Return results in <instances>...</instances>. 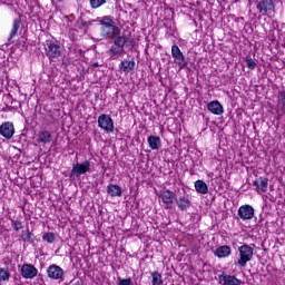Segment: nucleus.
<instances>
[{"label":"nucleus","instance_id":"nucleus-1","mask_svg":"<svg viewBox=\"0 0 285 285\" xmlns=\"http://www.w3.org/2000/svg\"><path fill=\"white\" fill-rule=\"evenodd\" d=\"M100 35L105 39H117L121 35V29L114 24L112 18L110 17H104L100 20Z\"/></svg>","mask_w":285,"mask_h":285},{"label":"nucleus","instance_id":"nucleus-2","mask_svg":"<svg viewBox=\"0 0 285 285\" xmlns=\"http://www.w3.org/2000/svg\"><path fill=\"white\" fill-rule=\"evenodd\" d=\"M129 42H130V38L128 37H125V36L116 37L114 39V45L108 50V55L110 59L115 61L119 59V57H124V52H126L124 48Z\"/></svg>","mask_w":285,"mask_h":285},{"label":"nucleus","instance_id":"nucleus-3","mask_svg":"<svg viewBox=\"0 0 285 285\" xmlns=\"http://www.w3.org/2000/svg\"><path fill=\"white\" fill-rule=\"evenodd\" d=\"M63 53V46L59 40H46L45 42V55L50 59V61H55V59H59Z\"/></svg>","mask_w":285,"mask_h":285},{"label":"nucleus","instance_id":"nucleus-4","mask_svg":"<svg viewBox=\"0 0 285 285\" xmlns=\"http://www.w3.org/2000/svg\"><path fill=\"white\" fill-rule=\"evenodd\" d=\"M255 254V250L250 245L244 244L240 247H238V259L235 263L236 266H240V268H246V264L253 259V255Z\"/></svg>","mask_w":285,"mask_h":285},{"label":"nucleus","instance_id":"nucleus-5","mask_svg":"<svg viewBox=\"0 0 285 285\" xmlns=\"http://www.w3.org/2000/svg\"><path fill=\"white\" fill-rule=\"evenodd\" d=\"M171 57L179 70H184V68L188 67V60L186 59V56H184V52H181V49H179V46L174 45L171 47Z\"/></svg>","mask_w":285,"mask_h":285},{"label":"nucleus","instance_id":"nucleus-6","mask_svg":"<svg viewBox=\"0 0 285 285\" xmlns=\"http://www.w3.org/2000/svg\"><path fill=\"white\" fill-rule=\"evenodd\" d=\"M98 127L107 134L115 132V121L106 114L98 117Z\"/></svg>","mask_w":285,"mask_h":285},{"label":"nucleus","instance_id":"nucleus-7","mask_svg":"<svg viewBox=\"0 0 285 285\" xmlns=\"http://www.w3.org/2000/svg\"><path fill=\"white\" fill-rule=\"evenodd\" d=\"M92 169V164L90 160H85L82 163H76L72 166L71 175L75 177H81V175H86V173H90Z\"/></svg>","mask_w":285,"mask_h":285},{"label":"nucleus","instance_id":"nucleus-8","mask_svg":"<svg viewBox=\"0 0 285 285\" xmlns=\"http://www.w3.org/2000/svg\"><path fill=\"white\" fill-rule=\"evenodd\" d=\"M257 10L263 17L275 11V2L273 0H259L256 4Z\"/></svg>","mask_w":285,"mask_h":285},{"label":"nucleus","instance_id":"nucleus-9","mask_svg":"<svg viewBox=\"0 0 285 285\" xmlns=\"http://www.w3.org/2000/svg\"><path fill=\"white\" fill-rule=\"evenodd\" d=\"M238 217H240L243 222L253 219V217H255V208H253L250 205H242L238 208Z\"/></svg>","mask_w":285,"mask_h":285},{"label":"nucleus","instance_id":"nucleus-10","mask_svg":"<svg viewBox=\"0 0 285 285\" xmlns=\"http://www.w3.org/2000/svg\"><path fill=\"white\" fill-rule=\"evenodd\" d=\"M39 274V269L32 264H24L21 267V275L24 279H35Z\"/></svg>","mask_w":285,"mask_h":285},{"label":"nucleus","instance_id":"nucleus-11","mask_svg":"<svg viewBox=\"0 0 285 285\" xmlns=\"http://www.w3.org/2000/svg\"><path fill=\"white\" fill-rule=\"evenodd\" d=\"M47 275L49 279H63V268L57 264H52L47 268Z\"/></svg>","mask_w":285,"mask_h":285},{"label":"nucleus","instance_id":"nucleus-12","mask_svg":"<svg viewBox=\"0 0 285 285\" xmlns=\"http://www.w3.org/2000/svg\"><path fill=\"white\" fill-rule=\"evenodd\" d=\"M218 279L222 285H242V279L237 278L235 275H228L224 272L218 275Z\"/></svg>","mask_w":285,"mask_h":285},{"label":"nucleus","instance_id":"nucleus-13","mask_svg":"<svg viewBox=\"0 0 285 285\" xmlns=\"http://www.w3.org/2000/svg\"><path fill=\"white\" fill-rule=\"evenodd\" d=\"M0 135L4 139H12L14 137V125L10 121H6L0 126Z\"/></svg>","mask_w":285,"mask_h":285},{"label":"nucleus","instance_id":"nucleus-14","mask_svg":"<svg viewBox=\"0 0 285 285\" xmlns=\"http://www.w3.org/2000/svg\"><path fill=\"white\" fill-rule=\"evenodd\" d=\"M135 66H137V63L135 62V59H131V60L124 59L119 63L118 68L121 72H125V75H128L135 71Z\"/></svg>","mask_w":285,"mask_h":285},{"label":"nucleus","instance_id":"nucleus-15","mask_svg":"<svg viewBox=\"0 0 285 285\" xmlns=\"http://www.w3.org/2000/svg\"><path fill=\"white\" fill-rule=\"evenodd\" d=\"M158 197L161 199L163 204L170 206V204H173L175 202V199L177 198V194H175L174 191H171L169 189H166V190L161 191L160 194H158Z\"/></svg>","mask_w":285,"mask_h":285},{"label":"nucleus","instance_id":"nucleus-16","mask_svg":"<svg viewBox=\"0 0 285 285\" xmlns=\"http://www.w3.org/2000/svg\"><path fill=\"white\" fill-rule=\"evenodd\" d=\"M207 110H209L212 115H224V106H222L219 100H213L208 102Z\"/></svg>","mask_w":285,"mask_h":285},{"label":"nucleus","instance_id":"nucleus-17","mask_svg":"<svg viewBox=\"0 0 285 285\" xmlns=\"http://www.w3.org/2000/svg\"><path fill=\"white\" fill-rule=\"evenodd\" d=\"M38 144H42L43 146L52 144V132L46 129L40 130L38 132Z\"/></svg>","mask_w":285,"mask_h":285},{"label":"nucleus","instance_id":"nucleus-18","mask_svg":"<svg viewBox=\"0 0 285 285\" xmlns=\"http://www.w3.org/2000/svg\"><path fill=\"white\" fill-rule=\"evenodd\" d=\"M257 193H266L268 190V178H258L254 181Z\"/></svg>","mask_w":285,"mask_h":285},{"label":"nucleus","instance_id":"nucleus-19","mask_svg":"<svg viewBox=\"0 0 285 285\" xmlns=\"http://www.w3.org/2000/svg\"><path fill=\"white\" fill-rule=\"evenodd\" d=\"M232 253L233 250L230 249V246L223 245L215 250V256L222 259L224 257H230Z\"/></svg>","mask_w":285,"mask_h":285},{"label":"nucleus","instance_id":"nucleus-20","mask_svg":"<svg viewBox=\"0 0 285 285\" xmlns=\"http://www.w3.org/2000/svg\"><path fill=\"white\" fill-rule=\"evenodd\" d=\"M107 193L110 197H121L122 195L121 187L115 184L108 185Z\"/></svg>","mask_w":285,"mask_h":285},{"label":"nucleus","instance_id":"nucleus-21","mask_svg":"<svg viewBox=\"0 0 285 285\" xmlns=\"http://www.w3.org/2000/svg\"><path fill=\"white\" fill-rule=\"evenodd\" d=\"M147 141L151 150H159V146H161V138L158 136H149Z\"/></svg>","mask_w":285,"mask_h":285},{"label":"nucleus","instance_id":"nucleus-22","mask_svg":"<svg viewBox=\"0 0 285 285\" xmlns=\"http://www.w3.org/2000/svg\"><path fill=\"white\" fill-rule=\"evenodd\" d=\"M195 190L200 195L208 194V185L204 180H196L195 181Z\"/></svg>","mask_w":285,"mask_h":285},{"label":"nucleus","instance_id":"nucleus-23","mask_svg":"<svg viewBox=\"0 0 285 285\" xmlns=\"http://www.w3.org/2000/svg\"><path fill=\"white\" fill-rule=\"evenodd\" d=\"M20 237H21V240L27 244H32V242H35V234L30 232V228H27V230H22Z\"/></svg>","mask_w":285,"mask_h":285},{"label":"nucleus","instance_id":"nucleus-24","mask_svg":"<svg viewBox=\"0 0 285 285\" xmlns=\"http://www.w3.org/2000/svg\"><path fill=\"white\" fill-rule=\"evenodd\" d=\"M19 28H21V21L19 19L13 20V26L8 38V41L11 42L16 37L17 32H19Z\"/></svg>","mask_w":285,"mask_h":285},{"label":"nucleus","instance_id":"nucleus-25","mask_svg":"<svg viewBox=\"0 0 285 285\" xmlns=\"http://www.w3.org/2000/svg\"><path fill=\"white\" fill-rule=\"evenodd\" d=\"M177 206L180 210H186L187 208H190V199L188 196H183L178 199Z\"/></svg>","mask_w":285,"mask_h":285},{"label":"nucleus","instance_id":"nucleus-26","mask_svg":"<svg viewBox=\"0 0 285 285\" xmlns=\"http://www.w3.org/2000/svg\"><path fill=\"white\" fill-rule=\"evenodd\" d=\"M151 277H153V281H151L153 285H161V284H164V278H163V276H161V274L159 272L151 273Z\"/></svg>","mask_w":285,"mask_h":285},{"label":"nucleus","instance_id":"nucleus-27","mask_svg":"<svg viewBox=\"0 0 285 285\" xmlns=\"http://www.w3.org/2000/svg\"><path fill=\"white\" fill-rule=\"evenodd\" d=\"M43 242H47V244H55V239H57V236H55V233L49 232L42 236Z\"/></svg>","mask_w":285,"mask_h":285},{"label":"nucleus","instance_id":"nucleus-28","mask_svg":"<svg viewBox=\"0 0 285 285\" xmlns=\"http://www.w3.org/2000/svg\"><path fill=\"white\" fill-rule=\"evenodd\" d=\"M10 279V271L0 267V282H8Z\"/></svg>","mask_w":285,"mask_h":285},{"label":"nucleus","instance_id":"nucleus-29","mask_svg":"<svg viewBox=\"0 0 285 285\" xmlns=\"http://www.w3.org/2000/svg\"><path fill=\"white\" fill-rule=\"evenodd\" d=\"M90 7L96 10L97 8H101L104 3H106V0H89Z\"/></svg>","mask_w":285,"mask_h":285},{"label":"nucleus","instance_id":"nucleus-30","mask_svg":"<svg viewBox=\"0 0 285 285\" xmlns=\"http://www.w3.org/2000/svg\"><path fill=\"white\" fill-rule=\"evenodd\" d=\"M278 99H279V104H281V110L285 115V90L279 91Z\"/></svg>","mask_w":285,"mask_h":285},{"label":"nucleus","instance_id":"nucleus-31","mask_svg":"<svg viewBox=\"0 0 285 285\" xmlns=\"http://www.w3.org/2000/svg\"><path fill=\"white\" fill-rule=\"evenodd\" d=\"M11 226L16 230H21L23 228V223L21 220L11 219Z\"/></svg>","mask_w":285,"mask_h":285},{"label":"nucleus","instance_id":"nucleus-32","mask_svg":"<svg viewBox=\"0 0 285 285\" xmlns=\"http://www.w3.org/2000/svg\"><path fill=\"white\" fill-rule=\"evenodd\" d=\"M246 66L247 68H249V70H255V68H257V62H255V60H253V58H246Z\"/></svg>","mask_w":285,"mask_h":285},{"label":"nucleus","instance_id":"nucleus-33","mask_svg":"<svg viewBox=\"0 0 285 285\" xmlns=\"http://www.w3.org/2000/svg\"><path fill=\"white\" fill-rule=\"evenodd\" d=\"M118 285H135L132 278H121L118 277Z\"/></svg>","mask_w":285,"mask_h":285},{"label":"nucleus","instance_id":"nucleus-34","mask_svg":"<svg viewBox=\"0 0 285 285\" xmlns=\"http://www.w3.org/2000/svg\"><path fill=\"white\" fill-rule=\"evenodd\" d=\"M66 0H51L52 6H57V3H65Z\"/></svg>","mask_w":285,"mask_h":285},{"label":"nucleus","instance_id":"nucleus-35","mask_svg":"<svg viewBox=\"0 0 285 285\" xmlns=\"http://www.w3.org/2000/svg\"><path fill=\"white\" fill-rule=\"evenodd\" d=\"M92 67H94V68H99V62H94V63H92Z\"/></svg>","mask_w":285,"mask_h":285},{"label":"nucleus","instance_id":"nucleus-36","mask_svg":"<svg viewBox=\"0 0 285 285\" xmlns=\"http://www.w3.org/2000/svg\"><path fill=\"white\" fill-rule=\"evenodd\" d=\"M73 285H83V284H81V283H75Z\"/></svg>","mask_w":285,"mask_h":285},{"label":"nucleus","instance_id":"nucleus-37","mask_svg":"<svg viewBox=\"0 0 285 285\" xmlns=\"http://www.w3.org/2000/svg\"><path fill=\"white\" fill-rule=\"evenodd\" d=\"M87 24V22L86 21H82V26H86Z\"/></svg>","mask_w":285,"mask_h":285}]
</instances>
